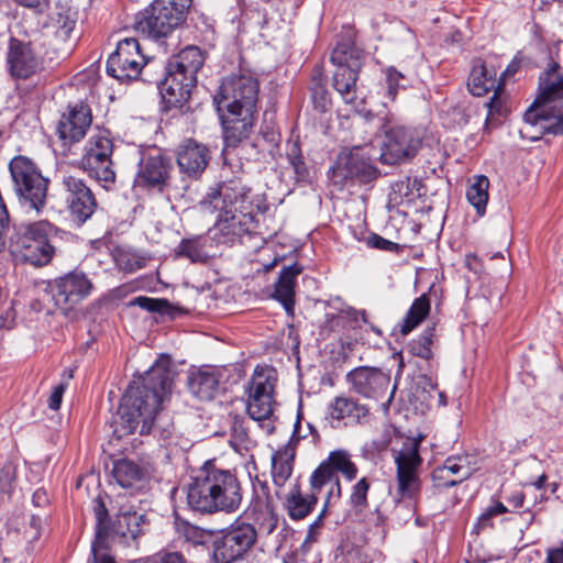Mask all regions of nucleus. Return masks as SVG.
<instances>
[{
  "instance_id": "nucleus-1",
  "label": "nucleus",
  "mask_w": 563,
  "mask_h": 563,
  "mask_svg": "<svg viewBox=\"0 0 563 563\" xmlns=\"http://www.w3.org/2000/svg\"><path fill=\"white\" fill-rule=\"evenodd\" d=\"M172 386L169 366L165 362L152 365L144 377L132 382L125 390L114 419V433L121 438L140 426V434L154 432L167 444L177 443L173 422L159 413Z\"/></svg>"
},
{
  "instance_id": "nucleus-2",
  "label": "nucleus",
  "mask_w": 563,
  "mask_h": 563,
  "mask_svg": "<svg viewBox=\"0 0 563 563\" xmlns=\"http://www.w3.org/2000/svg\"><path fill=\"white\" fill-rule=\"evenodd\" d=\"M200 209L206 213L218 212L217 222L209 231L210 239L218 245L243 244L256 233L250 189L238 179L211 188L201 200Z\"/></svg>"
},
{
  "instance_id": "nucleus-3",
  "label": "nucleus",
  "mask_w": 563,
  "mask_h": 563,
  "mask_svg": "<svg viewBox=\"0 0 563 563\" xmlns=\"http://www.w3.org/2000/svg\"><path fill=\"white\" fill-rule=\"evenodd\" d=\"M258 81L249 74H231L223 78L213 97L223 128L225 146L235 147L247 139L254 123Z\"/></svg>"
},
{
  "instance_id": "nucleus-4",
  "label": "nucleus",
  "mask_w": 563,
  "mask_h": 563,
  "mask_svg": "<svg viewBox=\"0 0 563 563\" xmlns=\"http://www.w3.org/2000/svg\"><path fill=\"white\" fill-rule=\"evenodd\" d=\"M190 509L201 514H233L243 500L241 482L235 472L206 462L186 486Z\"/></svg>"
},
{
  "instance_id": "nucleus-5",
  "label": "nucleus",
  "mask_w": 563,
  "mask_h": 563,
  "mask_svg": "<svg viewBox=\"0 0 563 563\" xmlns=\"http://www.w3.org/2000/svg\"><path fill=\"white\" fill-rule=\"evenodd\" d=\"M563 113V73L560 64L551 62L540 74L539 93L523 114L519 132L523 139L540 140V129Z\"/></svg>"
},
{
  "instance_id": "nucleus-6",
  "label": "nucleus",
  "mask_w": 563,
  "mask_h": 563,
  "mask_svg": "<svg viewBox=\"0 0 563 563\" xmlns=\"http://www.w3.org/2000/svg\"><path fill=\"white\" fill-rule=\"evenodd\" d=\"M203 62V54L197 46H187L168 60L165 78L157 80L166 109L183 108L189 100Z\"/></svg>"
},
{
  "instance_id": "nucleus-7",
  "label": "nucleus",
  "mask_w": 563,
  "mask_h": 563,
  "mask_svg": "<svg viewBox=\"0 0 563 563\" xmlns=\"http://www.w3.org/2000/svg\"><path fill=\"white\" fill-rule=\"evenodd\" d=\"M54 225L46 220L21 224L9 239L8 250L15 262L44 266L55 253L49 236Z\"/></svg>"
},
{
  "instance_id": "nucleus-8",
  "label": "nucleus",
  "mask_w": 563,
  "mask_h": 563,
  "mask_svg": "<svg viewBox=\"0 0 563 563\" xmlns=\"http://www.w3.org/2000/svg\"><path fill=\"white\" fill-rule=\"evenodd\" d=\"M276 383L277 373L273 367L256 365L245 389L247 415L252 420L258 421L267 434L275 430L271 419L277 406Z\"/></svg>"
},
{
  "instance_id": "nucleus-9",
  "label": "nucleus",
  "mask_w": 563,
  "mask_h": 563,
  "mask_svg": "<svg viewBox=\"0 0 563 563\" xmlns=\"http://www.w3.org/2000/svg\"><path fill=\"white\" fill-rule=\"evenodd\" d=\"M192 0H154L135 19V29L148 37L168 36L185 19Z\"/></svg>"
},
{
  "instance_id": "nucleus-10",
  "label": "nucleus",
  "mask_w": 563,
  "mask_h": 563,
  "mask_svg": "<svg viewBox=\"0 0 563 563\" xmlns=\"http://www.w3.org/2000/svg\"><path fill=\"white\" fill-rule=\"evenodd\" d=\"M331 63L335 66L333 71V87L343 101L354 104L356 101V80L363 65V53L355 47L353 40L347 36L338 42L331 53Z\"/></svg>"
},
{
  "instance_id": "nucleus-11",
  "label": "nucleus",
  "mask_w": 563,
  "mask_h": 563,
  "mask_svg": "<svg viewBox=\"0 0 563 563\" xmlns=\"http://www.w3.org/2000/svg\"><path fill=\"white\" fill-rule=\"evenodd\" d=\"M254 525L235 520L213 539V559L217 563H233L245 559L256 547Z\"/></svg>"
},
{
  "instance_id": "nucleus-12",
  "label": "nucleus",
  "mask_w": 563,
  "mask_h": 563,
  "mask_svg": "<svg viewBox=\"0 0 563 563\" xmlns=\"http://www.w3.org/2000/svg\"><path fill=\"white\" fill-rule=\"evenodd\" d=\"M112 153V140L104 133L98 132L87 141L80 159L81 167L106 189L115 181Z\"/></svg>"
},
{
  "instance_id": "nucleus-13",
  "label": "nucleus",
  "mask_w": 563,
  "mask_h": 563,
  "mask_svg": "<svg viewBox=\"0 0 563 563\" xmlns=\"http://www.w3.org/2000/svg\"><path fill=\"white\" fill-rule=\"evenodd\" d=\"M146 62L139 41L125 37L118 42L117 49L109 56L107 73L121 82L134 80L141 75Z\"/></svg>"
},
{
  "instance_id": "nucleus-14",
  "label": "nucleus",
  "mask_w": 563,
  "mask_h": 563,
  "mask_svg": "<svg viewBox=\"0 0 563 563\" xmlns=\"http://www.w3.org/2000/svg\"><path fill=\"white\" fill-rule=\"evenodd\" d=\"M422 139L418 131L405 126H393L385 131L380 161L387 165L400 164L416 156Z\"/></svg>"
},
{
  "instance_id": "nucleus-15",
  "label": "nucleus",
  "mask_w": 563,
  "mask_h": 563,
  "mask_svg": "<svg viewBox=\"0 0 563 563\" xmlns=\"http://www.w3.org/2000/svg\"><path fill=\"white\" fill-rule=\"evenodd\" d=\"M397 466L398 494L401 498H412L420 488L418 470L422 459L419 454V443L407 441L395 455Z\"/></svg>"
},
{
  "instance_id": "nucleus-16",
  "label": "nucleus",
  "mask_w": 563,
  "mask_h": 563,
  "mask_svg": "<svg viewBox=\"0 0 563 563\" xmlns=\"http://www.w3.org/2000/svg\"><path fill=\"white\" fill-rule=\"evenodd\" d=\"M92 284L80 272H71L55 282L52 298L56 308L67 313L73 307L89 296Z\"/></svg>"
},
{
  "instance_id": "nucleus-17",
  "label": "nucleus",
  "mask_w": 563,
  "mask_h": 563,
  "mask_svg": "<svg viewBox=\"0 0 563 563\" xmlns=\"http://www.w3.org/2000/svg\"><path fill=\"white\" fill-rule=\"evenodd\" d=\"M66 192V202L74 222L84 224L97 208L96 198L91 189L82 179L68 175L63 178Z\"/></svg>"
},
{
  "instance_id": "nucleus-18",
  "label": "nucleus",
  "mask_w": 563,
  "mask_h": 563,
  "mask_svg": "<svg viewBox=\"0 0 563 563\" xmlns=\"http://www.w3.org/2000/svg\"><path fill=\"white\" fill-rule=\"evenodd\" d=\"M357 472L351 454L345 450H335L314 470L310 484L313 492H319L328 482L338 478L336 473H341L346 481L352 482L356 478Z\"/></svg>"
},
{
  "instance_id": "nucleus-19",
  "label": "nucleus",
  "mask_w": 563,
  "mask_h": 563,
  "mask_svg": "<svg viewBox=\"0 0 563 563\" xmlns=\"http://www.w3.org/2000/svg\"><path fill=\"white\" fill-rule=\"evenodd\" d=\"M346 378L354 391L373 399L383 398L390 385L389 374L375 367L354 368Z\"/></svg>"
},
{
  "instance_id": "nucleus-20",
  "label": "nucleus",
  "mask_w": 563,
  "mask_h": 563,
  "mask_svg": "<svg viewBox=\"0 0 563 563\" xmlns=\"http://www.w3.org/2000/svg\"><path fill=\"white\" fill-rule=\"evenodd\" d=\"M7 63L12 77L27 79L41 68V59L30 42L12 37L9 42Z\"/></svg>"
},
{
  "instance_id": "nucleus-21",
  "label": "nucleus",
  "mask_w": 563,
  "mask_h": 563,
  "mask_svg": "<svg viewBox=\"0 0 563 563\" xmlns=\"http://www.w3.org/2000/svg\"><path fill=\"white\" fill-rule=\"evenodd\" d=\"M170 167V159L159 148L150 150L142 154L136 181L144 186L161 185L166 180Z\"/></svg>"
},
{
  "instance_id": "nucleus-22",
  "label": "nucleus",
  "mask_w": 563,
  "mask_h": 563,
  "mask_svg": "<svg viewBox=\"0 0 563 563\" xmlns=\"http://www.w3.org/2000/svg\"><path fill=\"white\" fill-rule=\"evenodd\" d=\"M91 124V114L87 106L79 103L64 113L57 125V133L65 143L79 142Z\"/></svg>"
},
{
  "instance_id": "nucleus-23",
  "label": "nucleus",
  "mask_w": 563,
  "mask_h": 563,
  "mask_svg": "<svg viewBox=\"0 0 563 563\" xmlns=\"http://www.w3.org/2000/svg\"><path fill=\"white\" fill-rule=\"evenodd\" d=\"M367 415V407L345 396L335 397L328 407V419L332 428H339L341 424L358 423Z\"/></svg>"
},
{
  "instance_id": "nucleus-24",
  "label": "nucleus",
  "mask_w": 563,
  "mask_h": 563,
  "mask_svg": "<svg viewBox=\"0 0 563 563\" xmlns=\"http://www.w3.org/2000/svg\"><path fill=\"white\" fill-rule=\"evenodd\" d=\"M209 159V150L194 140L186 141L179 147L177 154V164L180 172L192 178L201 175Z\"/></svg>"
},
{
  "instance_id": "nucleus-25",
  "label": "nucleus",
  "mask_w": 563,
  "mask_h": 563,
  "mask_svg": "<svg viewBox=\"0 0 563 563\" xmlns=\"http://www.w3.org/2000/svg\"><path fill=\"white\" fill-rule=\"evenodd\" d=\"M95 516L97 519L96 538L91 545L93 563H115L108 552L110 527L107 525L108 510L100 499L96 500Z\"/></svg>"
},
{
  "instance_id": "nucleus-26",
  "label": "nucleus",
  "mask_w": 563,
  "mask_h": 563,
  "mask_svg": "<svg viewBox=\"0 0 563 563\" xmlns=\"http://www.w3.org/2000/svg\"><path fill=\"white\" fill-rule=\"evenodd\" d=\"M301 272L302 267L297 263L284 266L274 285L273 298L283 305L287 313L294 312L295 286Z\"/></svg>"
},
{
  "instance_id": "nucleus-27",
  "label": "nucleus",
  "mask_w": 563,
  "mask_h": 563,
  "mask_svg": "<svg viewBox=\"0 0 563 563\" xmlns=\"http://www.w3.org/2000/svg\"><path fill=\"white\" fill-rule=\"evenodd\" d=\"M336 169L344 178H357L362 183H368L377 177V169L358 151L341 156Z\"/></svg>"
},
{
  "instance_id": "nucleus-28",
  "label": "nucleus",
  "mask_w": 563,
  "mask_h": 563,
  "mask_svg": "<svg viewBox=\"0 0 563 563\" xmlns=\"http://www.w3.org/2000/svg\"><path fill=\"white\" fill-rule=\"evenodd\" d=\"M48 180L42 175L29 180L25 185L13 187L21 206L34 210L38 214L45 207Z\"/></svg>"
},
{
  "instance_id": "nucleus-29",
  "label": "nucleus",
  "mask_w": 563,
  "mask_h": 563,
  "mask_svg": "<svg viewBox=\"0 0 563 563\" xmlns=\"http://www.w3.org/2000/svg\"><path fill=\"white\" fill-rule=\"evenodd\" d=\"M112 475L122 488L140 490L146 482V472L131 460L122 459L113 464Z\"/></svg>"
},
{
  "instance_id": "nucleus-30",
  "label": "nucleus",
  "mask_w": 563,
  "mask_h": 563,
  "mask_svg": "<svg viewBox=\"0 0 563 563\" xmlns=\"http://www.w3.org/2000/svg\"><path fill=\"white\" fill-rule=\"evenodd\" d=\"M295 448L291 444H286L278 449L272 455V478L276 486V495L279 497V490L285 486L290 478L294 470Z\"/></svg>"
},
{
  "instance_id": "nucleus-31",
  "label": "nucleus",
  "mask_w": 563,
  "mask_h": 563,
  "mask_svg": "<svg viewBox=\"0 0 563 563\" xmlns=\"http://www.w3.org/2000/svg\"><path fill=\"white\" fill-rule=\"evenodd\" d=\"M188 387L191 394L200 400H211L219 389L218 375L211 368L192 372L188 377Z\"/></svg>"
},
{
  "instance_id": "nucleus-32",
  "label": "nucleus",
  "mask_w": 563,
  "mask_h": 563,
  "mask_svg": "<svg viewBox=\"0 0 563 563\" xmlns=\"http://www.w3.org/2000/svg\"><path fill=\"white\" fill-rule=\"evenodd\" d=\"M145 525L144 515L136 511H120L112 527H110V537L112 534L126 538V540H135L143 533Z\"/></svg>"
},
{
  "instance_id": "nucleus-33",
  "label": "nucleus",
  "mask_w": 563,
  "mask_h": 563,
  "mask_svg": "<svg viewBox=\"0 0 563 563\" xmlns=\"http://www.w3.org/2000/svg\"><path fill=\"white\" fill-rule=\"evenodd\" d=\"M318 498L314 493L303 495L299 487L295 485L285 499L287 514L292 520L306 518L317 505Z\"/></svg>"
},
{
  "instance_id": "nucleus-34",
  "label": "nucleus",
  "mask_w": 563,
  "mask_h": 563,
  "mask_svg": "<svg viewBox=\"0 0 563 563\" xmlns=\"http://www.w3.org/2000/svg\"><path fill=\"white\" fill-rule=\"evenodd\" d=\"M450 473L457 484L467 479L472 473L473 467L471 466L467 455H452L449 456L441 466H438L432 472V479H445L443 474Z\"/></svg>"
},
{
  "instance_id": "nucleus-35",
  "label": "nucleus",
  "mask_w": 563,
  "mask_h": 563,
  "mask_svg": "<svg viewBox=\"0 0 563 563\" xmlns=\"http://www.w3.org/2000/svg\"><path fill=\"white\" fill-rule=\"evenodd\" d=\"M211 240L205 236H194L190 239H184L175 249L177 257H185L190 260L192 263H205L210 257L207 250V244Z\"/></svg>"
},
{
  "instance_id": "nucleus-36",
  "label": "nucleus",
  "mask_w": 563,
  "mask_h": 563,
  "mask_svg": "<svg viewBox=\"0 0 563 563\" xmlns=\"http://www.w3.org/2000/svg\"><path fill=\"white\" fill-rule=\"evenodd\" d=\"M9 169L13 187L25 185L34 177L42 175L36 165L26 156L18 155L10 161Z\"/></svg>"
},
{
  "instance_id": "nucleus-37",
  "label": "nucleus",
  "mask_w": 563,
  "mask_h": 563,
  "mask_svg": "<svg viewBox=\"0 0 563 563\" xmlns=\"http://www.w3.org/2000/svg\"><path fill=\"white\" fill-rule=\"evenodd\" d=\"M489 179L485 175H477L466 190L467 201L476 209L478 216H484L488 202Z\"/></svg>"
},
{
  "instance_id": "nucleus-38",
  "label": "nucleus",
  "mask_w": 563,
  "mask_h": 563,
  "mask_svg": "<svg viewBox=\"0 0 563 563\" xmlns=\"http://www.w3.org/2000/svg\"><path fill=\"white\" fill-rule=\"evenodd\" d=\"M495 74L487 70L484 63L473 65L468 76V90L473 96L481 97L494 88Z\"/></svg>"
},
{
  "instance_id": "nucleus-39",
  "label": "nucleus",
  "mask_w": 563,
  "mask_h": 563,
  "mask_svg": "<svg viewBox=\"0 0 563 563\" xmlns=\"http://www.w3.org/2000/svg\"><path fill=\"white\" fill-rule=\"evenodd\" d=\"M430 311V300L426 294L413 300L404 322L401 324V333L408 334L418 327Z\"/></svg>"
},
{
  "instance_id": "nucleus-40",
  "label": "nucleus",
  "mask_w": 563,
  "mask_h": 563,
  "mask_svg": "<svg viewBox=\"0 0 563 563\" xmlns=\"http://www.w3.org/2000/svg\"><path fill=\"white\" fill-rule=\"evenodd\" d=\"M229 442L233 450L240 454L256 445V442L249 435L244 419L234 418Z\"/></svg>"
},
{
  "instance_id": "nucleus-41",
  "label": "nucleus",
  "mask_w": 563,
  "mask_h": 563,
  "mask_svg": "<svg viewBox=\"0 0 563 563\" xmlns=\"http://www.w3.org/2000/svg\"><path fill=\"white\" fill-rule=\"evenodd\" d=\"M369 486L371 484L366 477H362L352 486L349 504L355 512H363L367 507Z\"/></svg>"
},
{
  "instance_id": "nucleus-42",
  "label": "nucleus",
  "mask_w": 563,
  "mask_h": 563,
  "mask_svg": "<svg viewBox=\"0 0 563 563\" xmlns=\"http://www.w3.org/2000/svg\"><path fill=\"white\" fill-rule=\"evenodd\" d=\"M507 507L500 501H493L477 518L474 525V531L478 534L481 531L488 527H493V519L499 515L507 512Z\"/></svg>"
},
{
  "instance_id": "nucleus-43",
  "label": "nucleus",
  "mask_w": 563,
  "mask_h": 563,
  "mask_svg": "<svg viewBox=\"0 0 563 563\" xmlns=\"http://www.w3.org/2000/svg\"><path fill=\"white\" fill-rule=\"evenodd\" d=\"M433 335V328L426 329L419 339L412 342L410 346L412 354L423 360H430L432 357L431 344Z\"/></svg>"
},
{
  "instance_id": "nucleus-44",
  "label": "nucleus",
  "mask_w": 563,
  "mask_h": 563,
  "mask_svg": "<svg viewBox=\"0 0 563 563\" xmlns=\"http://www.w3.org/2000/svg\"><path fill=\"white\" fill-rule=\"evenodd\" d=\"M75 12L67 10L65 12H60L57 14L56 19V35L66 41L70 37L71 32L76 25V16Z\"/></svg>"
},
{
  "instance_id": "nucleus-45",
  "label": "nucleus",
  "mask_w": 563,
  "mask_h": 563,
  "mask_svg": "<svg viewBox=\"0 0 563 563\" xmlns=\"http://www.w3.org/2000/svg\"><path fill=\"white\" fill-rule=\"evenodd\" d=\"M437 383L430 376L420 375L416 380L417 398L421 402H429L432 398V393L437 391Z\"/></svg>"
},
{
  "instance_id": "nucleus-46",
  "label": "nucleus",
  "mask_w": 563,
  "mask_h": 563,
  "mask_svg": "<svg viewBox=\"0 0 563 563\" xmlns=\"http://www.w3.org/2000/svg\"><path fill=\"white\" fill-rule=\"evenodd\" d=\"M179 534L194 545H201L205 543L206 533L202 529L190 523H184L178 529Z\"/></svg>"
},
{
  "instance_id": "nucleus-47",
  "label": "nucleus",
  "mask_w": 563,
  "mask_h": 563,
  "mask_svg": "<svg viewBox=\"0 0 563 563\" xmlns=\"http://www.w3.org/2000/svg\"><path fill=\"white\" fill-rule=\"evenodd\" d=\"M131 306H137L150 312H163L165 308L168 306L167 300L164 299H155L145 296H139L134 298L131 302Z\"/></svg>"
},
{
  "instance_id": "nucleus-48",
  "label": "nucleus",
  "mask_w": 563,
  "mask_h": 563,
  "mask_svg": "<svg viewBox=\"0 0 563 563\" xmlns=\"http://www.w3.org/2000/svg\"><path fill=\"white\" fill-rule=\"evenodd\" d=\"M404 75L398 71L395 67H388L386 69V82H387V96L390 100H395L398 89L404 87L401 80H404Z\"/></svg>"
},
{
  "instance_id": "nucleus-49",
  "label": "nucleus",
  "mask_w": 563,
  "mask_h": 563,
  "mask_svg": "<svg viewBox=\"0 0 563 563\" xmlns=\"http://www.w3.org/2000/svg\"><path fill=\"white\" fill-rule=\"evenodd\" d=\"M390 201L396 205L402 203L404 198H408L411 196V185L410 179L407 178L405 180L396 181L391 186Z\"/></svg>"
},
{
  "instance_id": "nucleus-50",
  "label": "nucleus",
  "mask_w": 563,
  "mask_h": 563,
  "mask_svg": "<svg viewBox=\"0 0 563 563\" xmlns=\"http://www.w3.org/2000/svg\"><path fill=\"white\" fill-rule=\"evenodd\" d=\"M446 114L451 118L452 124L459 126L465 125L470 118L467 108L463 103L451 107Z\"/></svg>"
},
{
  "instance_id": "nucleus-51",
  "label": "nucleus",
  "mask_w": 563,
  "mask_h": 563,
  "mask_svg": "<svg viewBox=\"0 0 563 563\" xmlns=\"http://www.w3.org/2000/svg\"><path fill=\"white\" fill-rule=\"evenodd\" d=\"M367 245L372 249H377L382 251L395 252L398 250L399 245L393 241L386 240L378 234H371L367 238Z\"/></svg>"
},
{
  "instance_id": "nucleus-52",
  "label": "nucleus",
  "mask_w": 563,
  "mask_h": 563,
  "mask_svg": "<svg viewBox=\"0 0 563 563\" xmlns=\"http://www.w3.org/2000/svg\"><path fill=\"white\" fill-rule=\"evenodd\" d=\"M500 89V86H498L490 100L485 104L488 108L487 121L493 119L495 114H503L504 100L499 95Z\"/></svg>"
},
{
  "instance_id": "nucleus-53",
  "label": "nucleus",
  "mask_w": 563,
  "mask_h": 563,
  "mask_svg": "<svg viewBox=\"0 0 563 563\" xmlns=\"http://www.w3.org/2000/svg\"><path fill=\"white\" fill-rule=\"evenodd\" d=\"M118 263L124 272H135L144 266L145 260L137 256L126 257V254H122L120 255Z\"/></svg>"
},
{
  "instance_id": "nucleus-54",
  "label": "nucleus",
  "mask_w": 563,
  "mask_h": 563,
  "mask_svg": "<svg viewBox=\"0 0 563 563\" xmlns=\"http://www.w3.org/2000/svg\"><path fill=\"white\" fill-rule=\"evenodd\" d=\"M13 482V470L7 466L0 470V499L10 495Z\"/></svg>"
},
{
  "instance_id": "nucleus-55",
  "label": "nucleus",
  "mask_w": 563,
  "mask_h": 563,
  "mask_svg": "<svg viewBox=\"0 0 563 563\" xmlns=\"http://www.w3.org/2000/svg\"><path fill=\"white\" fill-rule=\"evenodd\" d=\"M562 115H556L551 120V122H548L544 126L540 129V139L545 134H552V135H562L563 134V113Z\"/></svg>"
},
{
  "instance_id": "nucleus-56",
  "label": "nucleus",
  "mask_w": 563,
  "mask_h": 563,
  "mask_svg": "<svg viewBox=\"0 0 563 563\" xmlns=\"http://www.w3.org/2000/svg\"><path fill=\"white\" fill-rule=\"evenodd\" d=\"M65 390H66V384H64V383H60L54 387V389L47 400V405H48L49 409L58 410L60 408Z\"/></svg>"
},
{
  "instance_id": "nucleus-57",
  "label": "nucleus",
  "mask_w": 563,
  "mask_h": 563,
  "mask_svg": "<svg viewBox=\"0 0 563 563\" xmlns=\"http://www.w3.org/2000/svg\"><path fill=\"white\" fill-rule=\"evenodd\" d=\"M325 485H330V489L328 492V496L323 506V509L327 511L329 505L341 498L342 490L339 478H333V481L328 482Z\"/></svg>"
},
{
  "instance_id": "nucleus-58",
  "label": "nucleus",
  "mask_w": 563,
  "mask_h": 563,
  "mask_svg": "<svg viewBox=\"0 0 563 563\" xmlns=\"http://www.w3.org/2000/svg\"><path fill=\"white\" fill-rule=\"evenodd\" d=\"M289 164L294 168L297 181H308L309 180L310 173H309V169H308L306 163L303 162L302 157H300L294 162H290Z\"/></svg>"
},
{
  "instance_id": "nucleus-59",
  "label": "nucleus",
  "mask_w": 563,
  "mask_h": 563,
  "mask_svg": "<svg viewBox=\"0 0 563 563\" xmlns=\"http://www.w3.org/2000/svg\"><path fill=\"white\" fill-rule=\"evenodd\" d=\"M14 2L37 13L44 12L49 4V0H14Z\"/></svg>"
},
{
  "instance_id": "nucleus-60",
  "label": "nucleus",
  "mask_w": 563,
  "mask_h": 563,
  "mask_svg": "<svg viewBox=\"0 0 563 563\" xmlns=\"http://www.w3.org/2000/svg\"><path fill=\"white\" fill-rule=\"evenodd\" d=\"M325 516V510L322 509L319 516L314 519V521L309 526L306 542H314L318 537V530L322 526L323 518Z\"/></svg>"
},
{
  "instance_id": "nucleus-61",
  "label": "nucleus",
  "mask_w": 563,
  "mask_h": 563,
  "mask_svg": "<svg viewBox=\"0 0 563 563\" xmlns=\"http://www.w3.org/2000/svg\"><path fill=\"white\" fill-rule=\"evenodd\" d=\"M155 563H186V560L178 552H164L156 554Z\"/></svg>"
},
{
  "instance_id": "nucleus-62",
  "label": "nucleus",
  "mask_w": 563,
  "mask_h": 563,
  "mask_svg": "<svg viewBox=\"0 0 563 563\" xmlns=\"http://www.w3.org/2000/svg\"><path fill=\"white\" fill-rule=\"evenodd\" d=\"M543 563H563V547L548 549Z\"/></svg>"
},
{
  "instance_id": "nucleus-63",
  "label": "nucleus",
  "mask_w": 563,
  "mask_h": 563,
  "mask_svg": "<svg viewBox=\"0 0 563 563\" xmlns=\"http://www.w3.org/2000/svg\"><path fill=\"white\" fill-rule=\"evenodd\" d=\"M43 527V518L40 515H32L30 521V529L32 530V539L35 540L40 537Z\"/></svg>"
},
{
  "instance_id": "nucleus-64",
  "label": "nucleus",
  "mask_w": 563,
  "mask_h": 563,
  "mask_svg": "<svg viewBox=\"0 0 563 563\" xmlns=\"http://www.w3.org/2000/svg\"><path fill=\"white\" fill-rule=\"evenodd\" d=\"M506 500L514 508H520L523 506L525 494L521 490H515L506 497Z\"/></svg>"
}]
</instances>
